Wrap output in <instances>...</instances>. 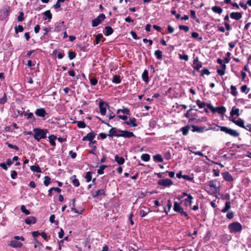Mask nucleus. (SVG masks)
I'll return each instance as SVG.
<instances>
[{
  "label": "nucleus",
  "mask_w": 251,
  "mask_h": 251,
  "mask_svg": "<svg viewBox=\"0 0 251 251\" xmlns=\"http://www.w3.org/2000/svg\"><path fill=\"white\" fill-rule=\"evenodd\" d=\"M68 56L70 59H73L75 57V54L74 52L70 51L68 53Z\"/></svg>",
  "instance_id": "nucleus-57"
},
{
  "label": "nucleus",
  "mask_w": 251,
  "mask_h": 251,
  "mask_svg": "<svg viewBox=\"0 0 251 251\" xmlns=\"http://www.w3.org/2000/svg\"><path fill=\"white\" fill-rule=\"evenodd\" d=\"M107 167L106 165H101L98 170V174L99 175H102L103 174V170Z\"/></svg>",
  "instance_id": "nucleus-38"
},
{
  "label": "nucleus",
  "mask_w": 251,
  "mask_h": 251,
  "mask_svg": "<svg viewBox=\"0 0 251 251\" xmlns=\"http://www.w3.org/2000/svg\"><path fill=\"white\" fill-rule=\"evenodd\" d=\"M193 199V197L191 195H189L187 198L185 199L184 200V203L186 206L190 205L192 203V200Z\"/></svg>",
  "instance_id": "nucleus-17"
},
{
  "label": "nucleus",
  "mask_w": 251,
  "mask_h": 251,
  "mask_svg": "<svg viewBox=\"0 0 251 251\" xmlns=\"http://www.w3.org/2000/svg\"><path fill=\"white\" fill-rule=\"evenodd\" d=\"M44 179L45 180L44 181V184L45 186H48L50 182V179L48 176H45Z\"/></svg>",
  "instance_id": "nucleus-42"
},
{
  "label": "nucleus",
  "mask_w": 251,
  "mask_h": 251,
  "mask_svg": "<svg viewBox=\"0 0 251 251\" xmlns=\"http://www.w3.org/2000/svg\"><path fill=\"white\" fill-rule=\"evenodd\" d=\"M226 217L228 219H232L234 217V213L232 211H228L226 214Z\"/></svg>",
  "instance_id": "nucleus-51"
},
{
  "label": "nucleus",
  "mask_w": 251,
  "mask_h": 251,
  "mask_svg": "<svg viewBox=\"0 0 251 251\" xmlns=\"http://www.w3.org/2000/svg\"><path fill=\"white\" fill-rule=\"evenodd\" d=\"M167 205L168 207V210H166V208L165 207H164V212H165L166 214L168 215V212L170 211V210H171V207H172V203L170 200H169L167 201Z\"/></svg>",
  "instance_id": "nucleus-31"
},
{
  "label": "nucleus",
  "mask_w": 251,
  "mask_h": 251,
  "mask_svg": "<svg viewBox=\"0 0 251 251\" xmlns=\"http://www.w3.org/2000/svg\"><path fill=\"white\" fill-rule=\"evenodd\" d=\"M141 158L144 161H148L150 160V156L148 154L145 153L142 154Z\"/></svg>",
  "instance_id": "nucleus-39"
},
{
  "label": "nucleus",
  "mask_w": 251,
  "mask_h": 251,
  "mask_svg": "<svg viewBox=\"0 0 251 251\" xmlns=\"http://www.w3.org/2000/svg\"><path fill=\"white\" fill-rule=\"evenodd\" d=\"M108 106V104L104 101H100L99 103V107L100 109V113L102 115H105L106 112V108Z\"/></svg>",
  "instance_id": "nucleus-10"
},
{
  "label": "nucleus",
  "mask_w": 251,
  "mask_h": 251,
  "mask_svg": "<svg viewBox=\"0 0 251 251\" xmlns=\"http://www.w3.org/2000/svg\"><path fill=\"white\" fill-rule=\"evenodd\" d=\"M69 154L72 158H75L76 156V153L73 152L72 151H69Z\"/></svg>",
  "instance_id": "nucleus-64"
},
{
  "label": "nucleus",
  "mask_w": 251,
  "mask_h": 251,
  "mask_svg": "<svg viewBox=\"0 0 251 251\" xmlns=\"http://www.w3.org/2000/svg\"><path fill=\"white\" fill-rule=\"evenodd\" d=\"M85 178L87 182H90L92 180V172H87Z\"/></svg>",
  "instance_id": "nucleus-36"
},
{
  "label": "nucleus",
  "mask_w": 251,
  "mask_h": 251,
  "mask_svg": "<svg viewBox=\"0 0 251 251\" xmlns=\"http://www.w3.org/2000/svg\"><path fill=\"white\" fill-rule=\"evenodd\" d=\"M73 177H75V176H74ZM72 183H73V185L75 186V187H78L79 185V184H80L79 180L75 178L73 180Z\"/></svg>",
  "instance_id": "nucleus-46"
},
{
  "label": "nucleus",
  "mask_w": 251,
  "mask_h": 251,
  "mask_svg": "<svg viewBox=\"0 0 251 251\" xmlns=\"http://www.w3.org/2000/svg\"><path fill=\"white\" fill-rule=\"evenodd\" d=\"M30 170L33 172L41 173V170L39 166L33 165L30 167Z\"/></svg>",
  "instance_id": "nucleus-29"
},
{
  "label": "nucleus",
  "mask_w": 251,
  "mask_h": 251,
  "mask_svg": "<svg viewBox=\"0 0 251 251\" xmlns=\"http://www.w3.org/2000/svg\"><path fill=\"white\" fill-rule=\"evenodd\" d=\"M83 210H84L83 208H81L79 211L77 210L75 207V206H73V207L72 208V211L75 213H77V214H81L83 212Z\"/></svg>",
  "instance_id": "nucleus-47"
},
{
  "label": "nucleus",
  "mask_w": 251,
  "mask_h": 251,
  "mask_svg": "<svg viewBox=\"0 0 251 251\" xmlns=\"http://www.w3.org/2000/svg\"><path fill=\"white\" fill-rule=\"evenodd\" d=\"M230 201H226L225 203V206L223 209H222L221 212L222 213H226L228 212V211L230 209Z\"/></svg>",
  "instance_id": "nucleus-20"
},
{
  "label": "nucleus",
  "mask_w": 251,
  "mask_h": 251,
  "mask_svg": "<svg viewBox=\"0 0 251 251\" xmlns=\"http://www.w3.org/2000/svg\"><path fill=\"white\" fill-rule=\"evenodd\" d=\"M135 135L133 132L127 130H121L120 133V137L124 138H130L134 137Z\"/></svg>",
  "instance_id": "nucleus-12"
},
{
  "label": "nucleus",
  "mask_w": 251,
  "mask_h": 251,
  "mask_svg": "<svg viewBox=\"0 0 251 251\" xmlns=\"http://www.w3.org/2000/svg\"><path fill=\"white\" fill-rule=\"evenodd\" d=\"M235 125L242 128L245 127V126H244V121L243 120L241 119L237 120Z\"/></svg>",
  "instance_id": "nucleus-28"
},
{
  "label": "nucleus",
  "mask_w": 251,
  "mask_h": 251,
  "mask_svg": "<svg viewBox=\"0 0 251 251\" xmlns=\"http://www.w3.org/2000/svg\"><path fill=\"white\" fill-rule=\"evenodd\" d=\"M182 178H184L185 180H189V181H192L193 179V177H191L188 175H183V176H182Z\"/></svg>",
  "instance_id": "nucleus-59"
},
{
  "label": "nucleus",
  "mask_w": 251,
  "mask_h": 251,
  "mask_svg": "<svg viewBox=\"0 0 251 251\" xmlns=\"http://www.w3.org/2000/svg\"><path fill=\"white\" fill-rule=\"evenodd\" d=\"M193 132H203L204 130L203 127H199L196 126H193Z\"/></svg>",
  "instance_id": "nucleus-30"
},
{
  "label": "nucleus",
  "mask_w": 251,
  "mask_h": 251,
  "mask_svg": "<svg viewBox=\"0 0 251 251\" xmlns=\"http://www.w3.org/2000/svg\"><path fill=\"white\" fill-rule=\"evenodd\" d=\"M230 89H231V92L230 93L234 96H236L237 94H238V92L237 91V90H236V88L235 86H233V85H231V87H230Z\"/></svg>",
  "instance_id": "nucleus-34"
},
{
  "label": "nucleus",
  "mask_w": 251,
  "mask_h": 251,
  "mask_svg": "<svg viewBox=\"0 0 251 251\" xmlns=\"http://www.w3.org/2000/svg\"><path fill=\"white\" fill-rule=\"evenodd\" d=\"M230 17L233 19L239 20L242 18V15L238 12H232L230 14Z\"/></svg>",
  "instance_id": "nucleus-16"
},
{
  "label": "nucleus",
  "mask_w": 251,
  "mask_h": 251,
  "mask_svg": "<svg viewBox=\"0 0 251 251\" xmlns=\"http://www.w3.org/2000/svg\"><path fill=\"white\" fill-rule=\"evenodd\" d=\"M25 223L27 225L34 224L36 223V219L34 217H28L25 219Z\"/></svg>",
  "instance_id": "nucleus-22"
},
{
  "label": "nucleus",
  "mask_w": 251,
  "mask_h": 251,
  "mask_svg": "<svg viewBox=\"0 0 251 251\" xmlns=\"http://www.w3.org/2000/svg\"><path fill=\"white\" fill-rule=\"evenodd\" d=\"M228 228L231 233H236L240 232L243 229V226L240 223L234 222L228 225Z\"/></svg>",
  "instance_id": "nucleus-1"
},
{
  "label": "nucleus",
  "mask_w": 251,
  "mask_h": 251,
  "mask_svg": "<svg viewBox=\"0 0 251 251\" xmlns=\"http://www.w3.org/2000/svg\"><path fill=\"white\" fill-rule=\"evenodd\" d=\"M224 179L228 182H231L233 180L232 176L227 172H225L222 174Z\"/></svg>",
  "instance_id": "nucleus-14"
},
{
  "label": "nucleus",
  "mask_w": 251,
  "mask_h": 251,
  "mask_svg": "<svg viewBox=\"0 0 251 251\" xmlns=\"http://www.w3.org/2000/svg\"><path fill=\"white\" fill-rule=\"evenodd\" d=\"M193 67L194 69L199 71L202 67V63L201 62H198V63L193 65Z\"/></svg>",
  "instance_id": "nucleus-45"
},
{
  "label": "nucleus",
  "mask_w": 251,
  "mask_h": 251,
  "mask_svg": "<svg viewBox=\"0 0 251 251\" xmlns=\"http://www.w3.org/2000/svg\"><path fill=\"white\" fill-rule=\"evenodd\" d=\"M212 11L216 13L221 14L223 12V9L221 7L217 6H215L212 7Z\"/></svg>",
  "instance_id": "nucleus-24"
},
{
  "label": "nucleus",
  "mask_w": 251,
  "mask_h": 251,
  "mask_svg": "<svg viewBox=\"0 0 251 251\" xmlns=\"http://www.w3.org/2000/svg\"><path fill=\"white\" fill-rule=\"evenodd\" d=\"M23 30H24V28H23V26L21 25H19L18 26L15 27V32L16 33H18L19 32H22V31H23Z\"/></svg>",
  "instance_id": "nucleus-49"
},
{
  "label": "nucleus",
  "mask_w": 251,
  "mask_h": 251,
  "mask_svg": "<svg viewBox=\"0 0 251 251\" xmlns=\"http://www.w3.org/2000/svg\"><path fill=\"white\" fill-rule=\"evenodd\" d=\"M209 186H210V188L213 189L214 191H216L217 187L216 185L214 183H213V182H210Z\"/></svg>",
  "instance_id": "nucleus-60"
},
{
  "label": "nucleus",
  "mask_w": 251,
  "mask_h": 251,
  "mask_svg": "<svg viewBox=\"0 0 251 251\" xmlns=\"http://www.w3.org/2000/svg\"><path fill=\"white\" fill-rule=\"evenodd\" d=\"M49 141L50 145L52 146H55V140L56 139V137L53 135H51L49 137Z\"/></svg>",
  "instance_id": "nucleus-25"
},
{
  "label": "nucleus",
  "mask_w": 251,
  "mask_h": 251,
  "mask_svg": "<svg viewBox=\"0 0 251 251\" xmlns=\"http://www.w3.org/2000/svg\"><path fill=\"white\" fill-rule=\"evenodd\" d=\"M6 144L7 145L8 147H9L10 148L15 149L17 151L19 150V148L16 145H13L7 142L6 143Z\"/></svg>",
  "instance_id": "nucleus-54"
},
{
  "label": "nucleus",
  "mask_w": 251,
  "mask_h": 251,
  "mask_svg": "<svg viewBox=\"0 0 251 251\" xmlns=\"http://www.w3.org/2000/svg\"><path fill=\"white\" fill-rule=\"evenodd\" d=\"M7 101V98L5 94H4L3 96L0 99V104H4Z\"/></svg>",
  "instance_id": "nucleus-50"
},
{
  "label": "nucleus",
  "mask_w": 251,
  "mask_h": 251,
  "mask_svg": "<svg viewBox=\"0 0 251 251\" xmlns=\"http://www.w3.org/2000/svg\"><path fill=\"white\" fill-rule=\"evenodd\" d=\"M105 32L104 35L106 36H109L112 34L113 32V29L110 26H107L105 27Z\"/></svg>",
  "instance_id": "nucleus-21"
},
{
  "label": "nucleus",
  "mask_w": 251,
  "mask_h": 251,
  "mask_svg": "<svg viewBox=\"0 0 251 251\" xmlns=\"http://www.w3.org/2000/svg\"><path fill=\"white\" fill-rule=\"evenodd\" d=\"M21 210L22 212L24 213L26 215L30 214V212L26 209L25 206L24 205L21 206Z\"/></svg>",
  "instance_id": "nucleus-40"
},
{
  "label": "nucleus",
  "mask_w": 251,
  "mask_h": 251,
  "mask_svg": "<svg viewBox=\"0 0 251 251\" xmlns=\"http://www.w3.org/2000/svg\"><path fill=\"white\" fill-rule=\"evenodd\" d=\"M149 211H145L144 210L141 209L139 211V214L141 217H144L146 216L149 213Z\"/></svg>",
  "instance_id": "nucleus-43"
},
{
  "label": "nucleus",
  "mask_w": 251,
  "mask_h": 251,
  "mask_svg": "<svg viewBox=\"0 0 251 251\" xmlns=\"http://www.w3.org/2000/svg\"><path fill=\"white\" fill-rule=\"evenodd\" d=\"M104 195V191L103 189H100L96 191L93 195V197H97L100 195Z\"/></svg>",
  "instance_id": "nucleus-26"
},
{
  "label": "nucleus",
  "mask_w": 251,
  "mask_h": 251,
  "mask_svg": "<svg viewBox=\"0 0 251 251\" xmlns=\"http://www.w3.org/2000/svg\"><path fill=\"white\" fill-rule=\"evenodd\" d=\"M207 107L212 111V113H215L217 112L219 114H223L226 112V108L224 106L214 107L210 104H207Z\"/></svg>",
  "instance_id": "nucleus-6"
},
{
  "label": "nucleus",
  "mask_w": 251,
  "mask_h": 251,
  "mask_svg": "<svg viewBox=\"0 0 251 251\" xmlns=\"http://www.w3.org/2000/svg\"><path fill=\"white\" fill-rule=\"evenodd\" d=\"M153 159L159 162H162L163 161V159L160 154H156L154 155Z\"/></svg>",
  "instance_id": "nucleus-35"
},
{
  "label": "nucleus",
  "mask_w": 251,
  "mask_h": 251,
  "mask_svg": "<svg viewBox=\"0 0 251 251\" xmlns=\"http://www.w3.org/2000/svg\"><path fill=\"white\" fill-rule=\"evenodd\" d=\"M179 58L181 60H184L185 61L188 60V56L187 54H179Z\"/></svg>",
  "instance_id": "nucleus-53"
},
{
  "label": "nucleus",
  "mask_w": 251,
  "mask_h": 251,
  "mask_svg": "<svg viewBox=\"0 0 251 251\" xmlns=\"http://www.w3.org/2000/svg\"><path fill=\"white\" fill-rule=\"evenodd\" d=\"M231 116L236 115L237 116L240 115L239 109L235 107H233L230 112Z\"/></svg>",
  "instance_id": "nucleus-19"
},
{
  "label": "nucleus",
  "mask_w": 251,
  "mask_h": 251,
  "mask_svg": "<svg viewBox=\"0 0 251 251\" xmlns=\"http://www.w3.org/2000/svg\"><path fill=\"white\" fill-rule=\"evenodd\" d=\"M105 18V16L104 14H100L96 19L92 20V26L93 27L98 26Z\"/></svg>",
  "instance_id": "nucleus-7"
},
{
  "label": "nucleus",
  "mask_w": 251,
  "mask_h": 251,
  "mask_svg": "<svg viewBox=\"0 0 251 251\" xmlns=\"http://www.w3.org/2000/svg\"><path fill=\"white\" fill-rule=\"evenodd\" d=\"M121 79H120L119 76H118L117 75H115L113 76V79H112V82L113 83H115L116 84H119L121 82Z\"/></svg>",
  "instance_id": "nucleus-33"
},
{
  "label": "nucleus",
  "mask_w": 251,
  "mask_h": 251,
  "mask_svg": "<svg viewBox=\"0 0 251 251\" xmlns=\"http://www.w3.org/2000/svg\"><path fill=\"white\" fill-rule=\"evenodd\" d=\"M179 28L180 30H183L185 32H187L189 30V27L188 26L186 25H180L179 26Z\"/></svg>",
  "instance_id": "nucleus-52"
},
{
  "label": "nucleus",
  "mask_w": 251,
  "mask_h": 251,
  "mask_svg": "<svg viewBox=\"0 0 251 251\" xmlns=\"http://www.w3.org/2000/svg\"><path fill=\"white\" fill-rule=\"evenodd\" d=\"M210 74V72L207 69H204L202 71L201 75H209Z\"/></svg>",
  "instance_id": "nucleus-62"
},
{
  "label": "nucleus",
  "mask_w": 251,
  "mask_h": 251,
  "mask_svg": "<svg viewBox=\"0 0 251 251\" xmlns=\"http://www.w3.org/2000/svg\"><path fill=\"white\" fill-rule=\"evenodd\" d=\"M154 55L158 59H161L162 58V52L160 50H155Z\"/></svg>",
  "instance_id": "nucleus-32"
},
{
  "label": "nucleus",
  "mask_w": 251,
  "mask_h": 251,
  "mask_svg": "<svg viewBox=\"0 0 251 251\" xmlns=\"http://www.w3.org/2000/svg\"><path fill=\"white\" fill-rule=\"evenodd\" d=\"M35 114L38 117H41L43 120L47 119V115H48L46 110L43 108L37 109L35 111Z\"/></svg>",
  "instance_id": "nucleus-8"
},
{
  "label": "nucleus",
  "mask_w": 251,
  "mask_h": 251,
  "mask_svg": "<svg viewBox=\"0 0 251 251\" xmlns=\"http://www.w3.org/2000/svg\"><path fill=\"white\" fill-rule=\"evenodd\" d=\"M115 160L119 165H122L125 163V159L123 157H120L118 155H116L115 156Z\"/></svg>",
  "instance_id": "nucleus-18"
},
{
  "label": "nucleus",
  "mask_w": 251,
  "mask_h": 251,
  "mask_svg": "<svg viewBox=\"0 0 251 251\" xmlns=\"http://www.w3.org/2000/svg\"><path fill=\"white\" fill-rule=\"evenodd\" d=\"M17 240H21L23 242L25 241V238L23 236H15L14 237V240H11L8 243V245L14 248L22 247L23 243Z\"/></svg>",
  "instance_id": "nucleus-3"
},
{
  "label": "nucleus",
  "mask_w": 251,
  "mask_h": 251,
  "mask_svg": "<svg viewBox=\"0 0 251 251\" xmlns=\"http://www.w3.org/2000/svg\"><path fill=\"white\" fill-rule=\"evenodd\" d=\"M220 130L223 131L226 134H229L230 136L234 137H237L239 136V133L238 132L235 130L232 129L231 128H229L226 126L220 127Z\"/></svg>",
  "instance_id": "nucleus-4"
},
{
  "label": "nucleus",
  "mask_w": 251,
  "mask_h": 251,
  "mask_svg": "<svg viewBox=\"0 0 251 251\" xmlns=\"http://www.w3.org/2000/svg\"><path fill=\"white\" fill-rule=\"evenodd\" d=\"M173 209L175 212L180 213L181 215L185 217H188V214L183 210V208L181 206L180 204L179 203L175 201L174 202Z\"/></svg>",
  "instance_id": "nucleus-5"
},
{
  "label": "nucleus",
  "mask_w": 251,
  "mask_h": 251,
  "mask_svg": "<svg viewBox=\"0 0 251 251\" xmlns=\"http://www.w3.org/2000/svg\"><path fill=\"white\" fill-rule=\"evenodd\" d=\"M241 90L242 92L247 94L249 92V89L248 88L246 85H243L241 87Z\"/></svg>",
  "instance_id": "nucleus-48"
},
{
  "label": "nucleus",
  "mask_w": 251,
  "mask_h": 251,
  "mask_svg": "<svg viewBox=\"0 0 251 251\" xmlns=\"http://www.w3.org/2000/svg\"><path fill=\"white\" fill-rule=\"evenodd\" d=\"M64 236V230L62 228H60V231L58 232V237L59 238H62Z\"/></svg>",
  "instance_id": "nucleus-63"
},
{
  "label": "nucleus",
  "mask_w": 251,
  "mask_h": 251,
  "mask_svg": "<svg viewBox=\"0 0 251 251\" xmlns=\"http://www.w3.org/2000/svg\"><path fill=\"white\" fill-rule=\"evenodd\" d=\"M98 83V80L94 77L91 78L90 79V83L92 85H96Z\"/></svg>",
  "instance_id": "nucleus-56"
},
{
  "label": "nucleus",
  "mask_w": 251,
  "mask_h": 251,
  "mask_svg": "<svg viewBox=\"0 0 251 251\" xmlns=\"http://www.w3.org/2000/svg\"><path fill=\"white\" fill-rule=\"evenodd\" d=\"M121 131V130L118 129L115 127H112L110 129L108 135L111 137L115 136L119 137H120Z\"/></svg>",
  "instance_id": "nucleus-11"
},
{
  "label": "nucleus",
  "mask_w": 251,
  "mask_h": 251,
  "mask_svg": "<svg viewBox=\"0 0 251 251\" xmlns=\"http://www.w3.org/2000/svg\"><path fill=\"white\" fill-rule=\"evenodd\" d=\"M103 36L101 34H99L96 36V44H98L100 41L101 39Z\"/></svg>",
  "instance_id": "nucleus-58"
},
{
  "label": "nucleus",
  "mask_w": 251,
  "mask_h": 251,
  "mask_svg": "<svg viewBox=\"0 0 251 251\" xmlns=\"http://www.w3.org/2000/svg\"><path fill=\"white\" fill-rule=\"evenodd\" d=\"M75 123L79 128H83L86 126L85 123L83 121H76Z\"/></svg>",
  "instance_id": "nucleus-37"
},
{
  "label": "nucleus",
  "mask_w": 251,
  "mask_h": 251,
  "mask_svg": "<svg viewBox=\"0 0 251 251\" xmlns=\"http://www.w3.org/2000/svg\"><path fill=\"white\" fill-rule=\"evenodd\" d=\"M95 137V134L93 132H90L88 133L85 136H84L82 138V140L91 142L94 140Z\"/></svg>",
  "instance_id": "nucleus-13"
},
{
  "label": "nucleus",
  "mask_w": 251,
  "mask_h": 251,
  "mask_svg": "<svg viewBox=\"0 0 251 251\" xmlns=\"http://www.w3.org/2000/svg\"><path fill=\"white\" fill-rule=\"evenodd\" d=\"M24 13L23 12H21L19 13V15L18 17V20L19 22H22L24 20Z\"/></svg>",
  "instance_id": "nucleus-55"
},
{
  "label": "nucleus",
  "mask_w": 251,
  "mask_h": 251,
  "mask_svg": "<svg viewBox=\"0 0 251 251\" xmlns=\"http://www.w3.org/2000/svg\"><path fill=\"white\" fill-rule=\"evenodd\" d=\"M44 14L46 17V18H45V20H46L47 18H48L49 19H51L52 18V15L50 10L46 11L44 12Z\"/></svg>",
  "instance_id": "nucleus-41"
},
{
  "label": "nucleus",
  "mask_w": 251,
  "mask_h": 251,
  "mask_svg": "<svg viewBox=\"0 0 251 251\" xmlns=\"http://www.w3.org/2000/svg\"><path fill=\"white\" fill-rule=\"evenodd\" d=\"M136 119L135 118H130L128 121H126L125 123L131 127H136L137 125L136 124Z\"/></svg>",
  "instance_id": "nucleus-15"
},
{
  "label": "nucleus",
  "mask_w": 251,
  "mask_h": 251,
  "mask_svg": "<svg viewBox=\"0 0 251 251\" xmlns=\"http://www.w3.org/2000/svg\"><path fill=\"white\" fill-rule=\"evenodd\" d=\"M142 79L144 81L147 82L149 81L148 71L145 70L142 75Z\"/></svg>",
  "instance_id": "nucleus-23"
},
{
  "label": "nucleus",
  "mask_w": 251,
  "mask_h": 251,
  "mask_svg": "<svg viewBox=\"0 0 251 251\" xmlns=\"http://www.w3.org/2000/svg\"><path fill=\"white\" fill-rule=\"evenodd\" d=\"M158 184L164 187H170L173 184V182L171 179L166 178L159 180L158 181Z\"/></svg>",
  "instance_id": "nucleus-9"
},
{
  "label": "nucleus",
  "mask_w": 251,
  "mask_h": 251,
  "mask_svg": "<svg viewBox=\"0 0 251 251\" xmlns=\"http://www.w3.org/2000/svg\"><path fill=\"white\" fill-rule=\"evenodd\" d=\"M196 103L200 108H204L205 106H207V104H208L204 102H201L200 100H196Z\"/></svg>",
  "instance_id": "nucleus-27"
},
{
  "label": "nucleus",
  "mask_w": 251,
  "mask_h": 251,
  "mask_svg": "<svg viewBox=\"0 0 251 251\" xmlns=\"http://www.w3.org/2000/svg\"><path fill=\"white\" fill-rule=\"evenodd\" d=\"M17 176V173L16 171H12L11 174V177L12 179H15Z\"/></svg>",
  "instance_id": "nucleus-61"
},
{
  "label": "nucleus",
  "mask_w": 251,
  "mask_h": 251,
  "mask_svg": "<svg viewBox=\"0 0 251 251\" xmlns=\"http://www.w3.org/2000/svg\"><path fill=\"white\" fill-rule=\"evenodd\" d=\"M189 130V128L187 126L183 127L181 129L184 135H186L188 134Z\"/></svg>",
  "instance_id": "nucleus-44"
},
{
  "label": "nucleus",
  "mask_w": 251,
  "mask_h": 251,
  "mask_svg": "<svg viewBox=\"0 0 251 251\" xmlns=\"http://www.w3.org/2000/svg\"><path fill=\"white\" fill-rule=\"evenodd\" d=\"M34 133V138L37 141H39L41 139H44L47 137L46 133H47V130H44L40 128H34L33 129Z\"/></svg>",
  "instance_id": "nucleus-2"
}]
</instances>
